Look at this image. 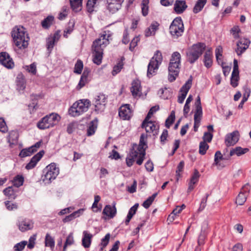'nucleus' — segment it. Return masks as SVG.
I'll use <instances>...</instances> for the list:
<instances>
[{
	"mask_svg": "<svg viewBox=\"0 0 251 251\" xmlns=\"http://www.w3.org/2000/svg\"><path fill=\"white\" fill-rule=\"evenodd\" d=\"M41 143V141L37 142L34 145L23 149L20 152L19 156L21 157H25L31 155L37 151V149L40 147Z\"/></svg>",
	"mask_w": 251,
	"mask_h": 251,
	"instance_id": "f3484780",
	"label": "nucleus"
},
{
	"mask_svg": "<svg viewBox=\"0 0 251 251\" xmlns=\"http://www.w3.org/2000/svg\"><path fill=\"white\" fill-rule=\"evenodd\" d=\"M223 48L221 46H218L215 50V55L217 61L219 64L223 62L222 60Z\"/></svg>",
	"mask_w": 251,
	"mask_h": 251,
	"instance_id": "79ce46f5",
	"label": "nucleus"
},
{
	"mask_svg": "<svg viewBox=\"0 0 251 251\" xmlns=\"http://www.w3.org/2000/svg\"><path fill=\"white\" fill-rule=\"evenodd\" d=\"M139 41L140 38L139 37H135L132 40L130 43L129 48L131 51H132L134 50V48L137 45V44Z\"/></svg>",
	"mask_w": 251,
	"mask_h": 251,
	"instance_id": "e2e57ef3",
	"label": "nucleus"
},
{
	"mask_svg": "<svg viewBox=\"0 0 251 251\" xmlns=\"http://www.w3.org/2000/svg\"><path fill=\"white\" fill-rule=\"evenodd\" d=\"M107 8L112 13L118 11L121 7L124 0H106Z\"/></svg>",
	"mask_w": 251,
	"mask_h": 251,
	"instance_id": "aec40b11",
	"label": "nucleus"
},
{
	"mask_svg": "<svg viewBox=\"0 0 251 251\" xmlns=\"http://www.w3.org/2000/svg\"><path fill=\"white\" fill-rule=\"evenodd\" d=\"M110 234L107 233L105 235V237L101 239L100 245L102 246L101 250H102L103 248L105 247L108 244L110 239Z\"/></svg>",
	"mask_w": 251,
	"mask_h": 251,
	"instance_id": "052dcab7",
	"label": "nucleus"
},
{
	"mask_svg": "<svg viewBox=\"0 0 251 251\" xmlns=\"http://www.w3.org/2000/svg\"><path fill=\"white\" fill-rule=\"evenodd\" d=\"M74 240L73 233H71L69 234V235L67 237L66 242H65L64 247H63V251H66L67 247L68 246H71V245H73L74 244Z\"/></svg>",
	"mask_w": 251,
	"mask_h": 251,
	"instance_id": "49530a36",
	"label": "nucleus"
},
{
	"mask_svg": "<svg viewBox=\"0 0 251 251\" xmlns=\"http://www.w3.org/2000/svg\"><path fill=\"white\" fill-rule=\"evenodd\" d=\"M106 98L103 94H99L97 96L93 101L95 106V111L97 113H101L105 109Z\"/></svg>",
	"mask_w": 251,
	"mask_h": 251,
	"instance_id": "9b49d317",
	"label": "nucleus"
},
{
	"mask_svg": "<svg viewBox=\"0 0 251 251\" xmlns=\"http://www.w3.org/2000/svg\"><path fill=\"white\" fill-rule=\"evenodd\" d=\"M159 108V106H154L152 107L149 110L146 117V120H149L151 119V116L153 114V113H155L157 110H158Z\"/></svg>",
	"mask_w": 251,
	"mask_h": 251,
	"instance_id": "680f3d73",
	"label": "nucleus"
},
{
	"mask_svg": "<svg viewBox=\"0 0 251 251\" xmlns=\"http://www.w3.org/2000/svg\"><path fill=\"white\" fill-rule=\"evenodd\" d=\"M249 150L248 148H242L240 147H237L234 149H232L229 153V157L233 156L234 154L237 156H240L247 152Z\"/></svg>",
	"mask_w": 251,
	"mask_h": 251,
	"instance_id": "473e14b6",
	"label": "nucleus"
},
{
	"mask_svg": "<svg viewBox=\"0 0 251 251\" xmlns=\"http://www.w3.org/2000/svg\"><path fill=\"white\" fill-rule=\"evenodd\" d=\"M142 127L145 128L147 133H151L159 129L158 126L155 124L154 122L150 121V120H146V118L143 122Z\"/></svg>",
	"mask_w": 251,
	"mask_h": 251,
	"instance_id": "b1692460",
	"label": "nucleus"
},
{
	"mask_svg": "<svg viewBox=\"0 0 251 251\" xmlns=\"http://www.w3.org/2000/svg\"><path fill=\"white\" fill-rule=\"evenodd\" d=\"M17 89L19 91H23L25 88V80L23 74H18L16 78Z\"/></svg>",
	"mask_w": 251,
	"mask_h": 251,
	"instance_id": "7c9ffc66",
	"label": "nucleus"
},
{
	"mask_svg": "<svg viewBox=\"0 0 251 251\" xmlns=\"http://www.w3.org/2000/svg\"><path fill=\"white\" fill-rule=\"evenodd\" d=\"M111 37V33L109 30L104 31L99 38L93 42L92 48L94 63L97 65L101 64L103 49L109 44Z\"/></svg>",
	"mask_w": 251,
	"mask_h": 251,
	"instance_id": "f257e3e1",
	"label": "nucleus"
},
{
	"mask_svg": "<svg viewBox=\"0 0 251 251\" xmlns=\"http://www.w3.org/2000/svg\"><path fill=\"white\" fill-rule=\"evenodd\" d=\"M202 115V114H194V130L195 131H197L198 130V128L200 126Z\"/></svg>",
	"mask_w": 251,
	"mask_h": 251,
	"instance_id": "37998d69",
	"label": "nucleus"
},
{
	"mask_svg": "<svg viewBox=\"0 0 251 251\" xmlns=\"http://www.w3.org/2000/svg\"><path fill=\"white\" fill-rule=\"evenodd\" d=\"M175 119V114L174 111H172L170 116L166 119L165 122V126L167 128H170V126L173 123Z\"/></svg>",
	"mask_w": 251,
	"mask_h": 251,
	"instance_id": "c03bdc74",
	"label": "nucleus"
},
{
	"mask_svg": "<svg viewBox=\"0 0 251 251\" xmlns=\"http://www.w3.org/2000/svg\"><path fill=\"white\" fill-rule=\"evenodd\" d=\"M83 211V209H80L77 211H76L73 212L71 214H70L68 216H67L64 219H63V222L64 223H67V222H69L73 220L76 217H78L79 216V214H81Z\"/></svg>",
	"mask_w": 251,
	"mask_h": 251,
	"instance_id": "c9c22d12",
	"label": "nucleus"
},
{
	"mask_svg": "<svg viewBox=\"0 0 251 251\" xmlns=\"http://www.w3.org/2000/svg\"><path fill=\"white\" fill-rule=\"evenodd\" d=\"M147 135L145 134H142L139 144L135 150L134 148L130 152V154L135 160V161L138 165H141L144 160L146 155V149L147 148Z\"/></svg>",
	"mask_w": 251,
	"mask_h": 251,
	"instance_id": "7ed1b4c3",
	"label": "nucleus"
},
{
	"mask_svg": "<svg viewBox=\"0 0 251 251\" xmlns=\"http://www.w3.org/2000/svg\"><path fill=\"white\" fill-rule=\"evenodd\" d=\"M44 173L42 176L43 181L45 184H50L58 175L59 169L55 163H52L46 167Z\"/></svg>",
	"mask_w": 251,
	"mask_h": 251,
	"instance_id": "6e6552de",
	"label": "nucleus"
},
{
	"mask_svg": "<svg viewBox=\"0 0 251 251\" xmlns=\"http://www.w3.org/2000/svg\"><path fill=\"white\" fill-rule=\"evenodd\" d=\"M90 106L87 99L80 100L75 102L69 110V114L73 117L78 116L86 112Z\"/></svg>",
	"mask_w": 251,
	"mask_h": 251,
	"instance_id": "39448f33",
	"label": "nucleus"
},
{
	"mask_svg": "<svg viewBox=\"0 0 251 251\" xmlns=\"http://www.w3.org/2000/svg\"><path fill=\"white\" fill-rule=\"evenodd\" d=\"M75 23L74 22H70L69 23V26L66 28L64 32V36L66 38L68 37V34H70L74 29Z\"/></svg>",
	"mask_w": 251,
	"mask_h": 251,
	"instance_id": "6e6d98bb",
	"label": "nucleus"
},
{
	"mask_svg": "<svg viewBox=\"0 0 251 251\" xmlns=\"http://www.w3.org/2000/svg\"><path fill=\"white\" fill-rule=\"evenodd\" d=\"M117 209L116 208V203L113 202L112 206L106 205L102 211V214L105 215L109 219L113 218L116 215Z\"/></svg>",
	"mask_w": 251,
	"mask_h": 251,
	"instance_id": "4be33fe9",
	"label": "nucleus"
},
{
	"mask_svg": "<svg viewBox=\"0 0 251 251\" xmlns=\"http://www.w3.org/2000/svg\"><path fill=\"white\" fill-rule=\"evenodd\" d=\"M239 133L238 131L235 130L227 134L225 138V144L226 146H231L235 145L239 140Z\"/></svg>",
	"mask_w": 251,
	"mask_h": 251,
	"instance_id": "2eb2a0df",
	"label": "nucleus"
},
{
	"mask_svg": "<svg viewBox=\"0 0 251 251\" xmlns=\"http://www.w3.org/2000/svg\"><path fill=\"white\" fill-rule=\"evenodd\" d=\"M24 181V178L22 176L17 175L13 180L14 186L18 188L23 185Z\"/></svg>",
	"mask_w": 251,
	"mask_h": 251,
	"instance_id": "ea45409f",
	"label": "nucleus"
},
{
	"mask_svg": "<svg viewBox=\"0 0 251 251\" xmlns=\"http://www.w3.org/2000/svg\"><path fill=\"white\" fill-rule=\"evenodd\" d=\"M239 79V77L238 61L236 59H235L233 61V69L230 78V84L233 87H236L237 86Z\"/></svg>",
	"mask_w": 251,
	"mask_h": 251,
	"instance_id": "dca6fc26",
	"label": "nucleus"
},
{
	"mask_svg": "<svg viewBox=\"0 0 251 251\" xmlns=\"http://www.w3.org/2000/svg\"><path fill=\"white\" fill-rule=\"evenodd\" d=\"M83 67L82 61L78 60L75 64L74 72L75 74H80Z\"/></svg>",
	"mask_w": 251,
	"mask_h": 251,
	"instance_id": "a18cd8bd",
	"label": "nucleus"
},
{
	"mask_svg": "<svg viewBox=\"0 0 251 251\" xmlns=\"http://www.w3.org/2000/svg\"><path fill=\"white\" fill-rule=\"evenodd\" d=\"M68 11V7L64 6L61 9V11L59 14L58 19L61 20L64 19L67 16Z\"/></svg>",
	"mask_w": 251,
	"mask_h": 251,
	"instance_id": "5fc2aeb1",
	"label": "nucleus"
},
{
	"mask_svg": "<svg viewBox=\"0 0 251 251\" xmlns=\"http://www.w3.org/2000/svg\"><path fill=\"white\" fill-rule=\"evenodd\" d=\"M163 60L161 52L157 50L151 58L148 66L147 76L151 77L155 75Z\"/></svg>",
	"mask_w": 251,
	"mask_h": 251,
	"instance_id": "0eeeda50",
	"label": "nucleus"
},
{
	"mask_svg": "<svg viewBox=\"0 0 251 251\" xmlns=\"http://www.w3.org/2000/svg\"><path fill=\"white\" fill-rule=\"evenodd\" d=\"M187 7V5L185 0H177L174 4V10L178 14L183 13Z\"/></svg>",
	"mask_w": 251,
	"mask_h": 251,
	"instance_id": "a878e982",
	"label": "nucleus"
},
{
	"mask_svg": "<svg viewBox=\"0 0 251 251\" xmlns=\"http://www.w3.org/2000/svg\"><path fill=\"white\" fill-rule=\"evenodd\" d=\"M44 154V151H41L36 154L33 156L30 159L29 162L26 164L25 168L26 170H30L34 168L38 162L41 159Z\"/></svg>",
	"mask_w": 251,
	"mask_h": 251,
	"instance_id": "412c9836",
	"label": "nucleus"
},
{
	"mask_svg": "<svg viewBox=\"0 0 251 251\" xmlns=\"http://www.w3.org/2000/svg\"><path fill=\"white\" fill-rule=\"evenodd\" d=\"M53 17L51 16H49L45 18L42 22V25L44 28H48L51 24L53 20Z\"/></svg>",
	"mask_w": 251,
	"mask_h": 251,
	"instance_id": "de8ad7c7",
	"label": "nucleus"
},
{
	"mask_svg": "<svg viewBox=\"0 0 251 251\" xmlns=\"http://www.w3.org/2000/svg\"><path fill=\"white\" fill-rule=\"evenodd\" d=\"M206 2L207 0H198L193 8V12L196 14L201 11Z\"/></svg>",
	"mask_w": 251,
	"mask_h": 251,
	"instance_id": "f704fd0d",
	"label": "nucleus"
},
{
	"mask_svg": "<svg viewBox=\"0 0 251 251\" xmlns=\"http://www.w3.org/2000/svg\"><path fill=\"white\" fill-rule=\"evenodd\" d=\"M200 176V175L199 171L195 169L188 184V192H191L192 190L194 189V185L196 184L198 182Z\"/></svg>",
	"mask_w": 251,
	"mask_h": 251,
	"instance_id": "bb28decb",
	"label": "nucleus"
},
{
	"mask_svg": "<svg viewBox=\"0 0 251 251\" xmlns=\"http://www.w3.org/2000/svg\"><path fill=\"white\" fill-rule=\"evenodd\" d=\"M36 239V235L33 234L30 237L28 240V244L27 245V248L29 249H32L35 246V241Z\"/></svg>",
	"mask_w": 251,
	"mask_h": 251,
	"instance_id": "bf43d9fd",
	"label": "nucleus"
},
{
	"mask_svg": "<svg viewBox=\"0 0 251 251\" xmlns=\"http://www.w3.org/2000/svg\"><path fill=\"white\" fill-rule=\"evenodd\" d=\"M97 120H93L90 122L87 130V136H90L95 133L97 128Z\"/></svg>",
	"mask_w": 251,
	"mask_h": 251,
	"instance_id": "72a5a7b5",
	"label": "nucleus"
},
{
	"mask_svg": "<svg viewBox=\"0 0 251 251\" xmlns=\"http://www.w3.org/2000/svg\"><path fill=\"white\" fill-rule=\"evenodd\" d=\"M138 207V203L134 204L132 207H131L130 208L127 216L132 218L133 215L136 213Z\"/></svg>",
	"mask_w": 251,
	"mask_h": 251,
	"instance_id": "774afa93",
	"label": "nucleus"
},
{
	"mask_svg": "<svg viewBox=\"0 0 251 251\" xmlns=\"http://www.w3.org/2000/svg\"><path fill=\"white\" fill-rule=\"evenodd\" d=\"M184 167V162L183 161H181L179 162L178 164L176 171V180L178 181L179 177H180V173L182 172L183 170Z\"/></svg>",
	"mask_w": 251,
	"mask_h": 251,
	"instance_id": "3c124183",
	"label": "nucleus"
},
{
	"mask_svg": "<svg viewBox=\"0 0 251 251\" xmlns=\"http://www.w3.org/2000/svg\"><path fill=\"white\" fill-rule=\"evenodd\" d=\"M11 34L15 45L19 49H25L27 47L29 38L24 27H15L12 31Z\"/></svg>",
	"mask_w": 251,
	"mask_h": 251,
	"instance_id": "f03ea898",
	"label": "nucleus"
},
{
	"mask_svg": "<svg viewBox=\"0 0 251 251\" xmlns=\"http://www.w3.org/2000/svg\"><path fill=\"white\" fill-rule=\"evenodd\" d=\"M181 55L178 52H174L171 56V59L168 67V79L170 82L176 80L180 71Z\"/></svg>",
	"mask_w": 251,
	"mask_h": 251,
	"instance_id": "20e7f679",
	"label": "nucleus"
},
{
	"mask_svg": "<svg viewBox=\"0 0 251 251\" xmlns=\"http://www.w3.org/2000/svg\"><path fill=\"white\" fill-rule=\"evenodd\" d=\"M130 91L133 97H140L141 96V87L140 81L138 80H134L131 83Z\"/></svg>",
	"mask_w": 251,
	"mask_h": 251,
	"instance_id": "5701e85b",
	"label": "nucleus"
},
{
	"mask_svg": "<svg viewBox=\"0 0 251 251\" xmlns=\"http://www.w3.org/2000/svg\"><path fill=\"white\" fill-rule=\"evenodd\" d=\"M230 158L229 156H225L222 155L221 152L220 151H217L214 155V162L213 165H215L217 166L218 168H222L224 167V165H222L221 163V161L224 159H228Z\"/></svg>",
	"mask_w": 251,
	"mask_h": 251,
	"instance_id": "393cba45",
	"label": "nucleus"
},
{
	"mask_svg": "<svg viewBox=\"0 0 251 251\" xmlns=\"http://www.w3.org/2000/svg\"><path fill=\"white\" fill-rule=\"evenodd\" d=\"M98 0H88L87 3V7L89 12L93 11L94 5Z\"/></svg>",
	"mask_w": 251,
	"mask_h": 251,
	"instance_id": "69168bd1",
	"label": "nucleus"
},
{
	"mask_svg": "<svg viewBox=\"0 0 251 251\" xmlns=\"http://www.w3.org/2000/svg\"><path fill=\"white\" fill-rule=\"evenodd\" d=\"M3 192L4 195L7 196L9 199H15L17 197L16 192L12 186L4 189Z\"/></svg>",
	"mask_w": 251,
	"mask_h": 251,
	"instance_id": "e433bc0d",
	"label": "nucleus"
},
{
	"mask_svg": "<svg viewBox=\"0 0 251 251\" xmlns=\"http://www.w3.org/2000/svg\"><path fill=\"white\" fill-rule=\"evenodd\" d=\"M45 245L46 246L53 247L54 246V240L48 233L46 234L45 238Z\"/></svg>",
	"mask_w": 251,
	"mask_h": 251,
	"instance_id": "603ef678",
	"label": "nucleus"
},
{
	"mask_svg": "<svg viewBox=\"0 0 251 251\" xmlns=\"http://www.w3.org/2000/svg\"><path fill=\"white\" fill-rule=\"evenodd\" d=\"M26 70L32 74V75H35L36 73V64L33 63L29 66H26Z\"/></svg>",
	"mask_w": 251,
	"mask_h": 251,
	"instance_id": "0e129e2a",
	"label": "nucleus"
},
{
	"mask_svg": "<svg viewBox=\"0 0 251 251\" xmlns=\"http://www.w3.org/2000/svg\"><path fill=\"white\" fill-rule=\"evenodd\" d=\"M191 85L192 80L188 79L181 88L179 91V95L178 97V102L179 103H183L189 89L191 87Z\"/></svg>",
	"mask_w": 251,
	"mask_h": 251,
	"instance_id": "ddd939ff",
	"label": "nucleus"
},
{
	"mask_svg": "<svg viewBox=\"0 0 251 251\" xmlns=\"http://www.w3.org/2000/svg\"><path fill=\"white\" fill-rule=\"evenodd\" d=\"M196 111L195 114H202V107L201 106V99L200 96H198L195 101Z\"/></svg>",
	"mask_w": 251,
	"mask_h": 251,
	"instance_id": "09e8293b",
	"label": "nucleus"
},
{
	"mask_svg": "<svg viewBox=\"0 0 251 251\" xmlns=\"http://www.w3.org/2000/svg\"><path fill=\"white\" fill-rule=\"evenodd\" d=\"M125 59L124 57H122L118 63L113 67V71L112 72V74L113 75H117L118 73H119L121 69L123 68L124 66L123 60Z\"/></svg>",
	"mask_w": 251,
	"mask_h": 251,
	"instance_id": "4c0bfd02",
	"label": "nucleus"
},
{
	"mask_svg": "<svg viewBox=\"0 0 251 251\" xmlns=\"http://www.w3.org/2000/svg\"><path fill=\"white\" fill-rule=\"evenodd\" d=\"M60 119L57 114L52 113L43 118L37 124V126L41 129H45L53 127Z\"/></svg>",
	"mask_w": 251,
	"mask_h": 251,
	"instance_id": "1a4fd4ad",
	"label": "nucleus"
},
{
	"mask_svg": "<svg viewBox=\"0 0 251 251\" xmlns=\"http://www.w3.org/2000/svg\"><path fill=\"white\" fill-rule=\"evenodd\" d=\"M157 195V193L153 194L151 196L149 197L142 204L143 206L147 209L151 204Z\"/></svg>",
	"mask_w": 251,
	"mask_h": 251,
	"instance_id": "a19ab883",
	"label": "nucleus"
},
{
	"mask_svg": "<svg viewBox=\"0 0 251 251\" xmlns=\"http://www.w3.org/2000/svg\"><path fill=\"white\" fill-rule=\"evenodd\" d=\"M206 236V233L205 231L201 230L198 239V244L199 246H201L204 244Z\"/></svg>",
	"mask_w": 251,
	"mask_h": 251,
	"instance_id": "4d7b16f0",
	"label": "nucleus"
},
{
	"mask_svg": "<svg viewBox=\"0 0 251 251\" xmlns=\"http://www.w3.org/2000/svg\"><path fill=\"white\" fill-rule=\"evenodd\" d=\"M18 226L21 231L24 232L32 229L33 226V224L29 220L25 219L19 222Z\"/></svg>",
	"mask_w": 251,
	"mask_h": 251,
	"instance_id": "c85d7f7f",
	"label": "nucleus"
},
{
	"mask_svg": "<svg viewBox=\"0 0 251 251\" xmlns=\"http://www.w3.org/2000/svg\"><path fill=\"white\" fill-rule=\"evenodd\" d=\"M243 89L244 91V94L242 100L238 105L239 108H243L244 103L247 101L251 93V89L247 85L244 86Z\"/></svg>",
	"mask_w": 251,
	"mask_h": 251,
	"instance_id": "2f4dec72",
	"label": "nucleus"
},
{
	"mask_svg": "<svg viewBox=\"0 0 251 251\" xmlns=\"http://www.w3.org/2000/svg\"><path fill=\"white\" fill-rule=\"evenodd\" d=\"M148 0H144L142 3V11L143 15L145 16L148 14Z\"/></svg>",
	"mask_w": 251,
	"mask_h": 251,
	"instance_id": "13d9d810",
	"label": "nucleus"
},
{
	"mask_svg": "<svg viewBox=\"0 0 251 251\" xmlns=\"http://www.w3.org/2000/svg\"><path fill=\"white\" fill-rule=\"evenodd\" d=\"M208 147V145L205 142H201L199 146V153L201 155L205 154Z\"/></svg>",
	"mask_w": 251,
	"mask_h": 251,
	"instance_id": "864d4df0",
	"label": "nucleus"
},
{
	"mask_svg": "<svg viewBox=\"0 0 251 251\" xmlns=\"http://www.w3.org/2000/svg\"><path fill=\"white\" fill-rule=\"evenodd\" d=\"M7 131V127L3 119L0 118V131L5 133Z\"/></svg>",
	"mask_w": 251,
	"mask_h": 251,
	"instance_id": "338daca9",
	"label": "nucleus"
},
{
	"mask_svg": "<svg viewBox=\"0 0 251 251\" xmlns=\"http://www.w3.org/2000/svg\"><path fill=\"white\" fill-rule=\"evenodd\" d=\"M0 63L8 69H12L14 66V63L9 54L6 52L0 53Z\"/></svg>",
	"mask_w": 251,
	"mask_h": 251,
	"instance_id": "f8f14e48",
	"label": "nucleus"
},
{
	"mask_svg": "<svg viewBox=\"0 0 251 251\" xmlns=\"http://www.w3.org/2000/svg\"><path fill=\"white\" fill-rule=\"evenodd\" d=\"M205 48V45L201 43L193 45L186 52L188 61L191 64L194 63L202 54Z\"/></svg>",
	"mask_w": 251,
	"mask_h": 251,
	"instance_id": "423d86ee",
	"label": "nucleus"
},
{
	"mask_svg": "<svg viewBox=\"0 0 251 251\" xmlns=\"http://www.w3.org/2000/svg\"><path fill=\"white\" fill-rule=\"evenodd\" d=\"M170 33L174 38L181 36L184 32V25L180 17L174 20L170 26Z\"/></svg>",
	"mask_w": 251,
	"mask_h": 251,
	"instance_id": "9d476101",
	"label": "nucleus"
},
{
	"mask_svg": "<svg viewBox=\"0 0 251 251\" xmlns=\"http://www.w3.org/2000/svg\"><path fill=\"white\" fill-rule=\"evenodd\" d=\"M250 191V187L248 184L245 185L242 188L241 191L238 194L236 200V203L242 205L246 201L247 193Z\"/></svg>",
	"mask_w": 251,
	"mask_h": 251,
	"instance_id": "4468645a",
	"label": "nucleus"
},
{
	"mask_svg": "<svg viewBox=\"0 0 251 251\" xmlns=\"http://www.w3.org/2000/svg\"><path fill=\"white\" fill-rule=\"evenodd\" d=\"M119 116L123 120H129L131 116V111L129 104H125L120 107Z\"/></svg>",
	"mask_w": 251,
	"mask_h": 251,
	"instance_id": "6ab92c4d",
	"label": "nucleus"
},
{
	"mask_svg": "<svg viewBox=\"0 0 251 251\" xmlns=\"http://www.w3.org/2000/svg\"><path fill=\"white\" fill-rule=\"evenodd\" d=\"M92 237V234L88 231L85 230L83 232L82 244L84 248H87L90 246Z\"/></svg>",
	"mask_w": 251,
	"mask_h": 251,
	"instance_id": "c756f323",
	"label": "nucleus"
},
{
	"mask_svg": "<svg viewBox=\"0 0 251 251\" xmlns=\"http://www.w3.org/2000/svg\"><path fill=\"white\" fill-rule=\"evenodd\" d=\"M213 55L211 49L206 50L204 55L203 63L207 68H210L213 64Z\"/></svg>",
	"mask_w": 251,
	"mask_h": 251,
	"instance_id": "cd10ccee",
	"label": "nucleus"
},
{
	"mask_svg": "<svg viewBox=\"0 0 251 251\" xmlns=\"http://www.w3.org/2000/svg\"><path fill=\"white\" fill-rule=\"evenodd\" d=\"M27 241H22L15 245V246L13 247V250L14 251H22L24 249L25 246L27 245Z\"/></svg>",
	"mask_w": 251,
	"mask_h": 251,
	"instance_id": "8fccbe9b",
	"label": "nucleus"
},
{
	"mask_svg": "<svg viewBox=\"0 0 251 251\" xmlns=\"http://www.w3.org/2000/svg\"><path fill=\"white\" fill-rule=\"evenodd\" d=\"M82 0H70L72 8L75 11L81 9Z\"/></svg>",
	"mask_w": 251,
	"mask_h": 251,
	"instance_id": "58836bf2",
	"label": "nucleus"
},
{
	"mask_svg": "<svg viewBox=\"0 0 251 251\" xmlns=\"http://www.w3.org/2000/svg\"><path fill=\"white\" fill-rule=\"evenodd\" d=\"M250 41L248 39H240L237 43L235 51L238 56L241 55L249 47Z\"/></svg>",
	"mask_w": 251,
	"mask_h": 251,
	"instance_id": "a211bd4d",
	"label": "nucleus"
}]
</instances>
